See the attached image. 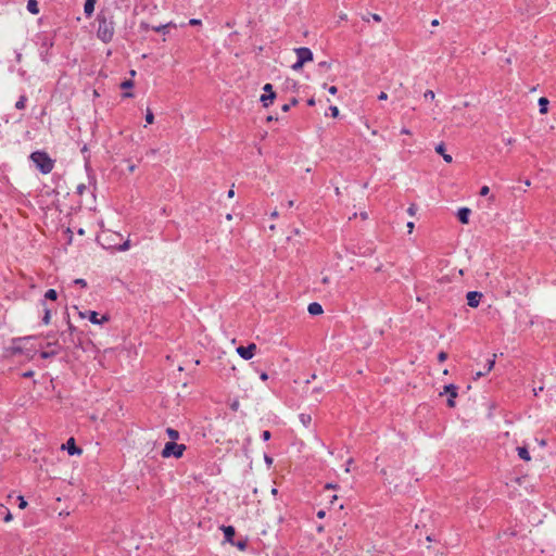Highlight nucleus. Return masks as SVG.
<instances>
[{
	"mask_svg": "<svg viewBox=\"0 0 556 556\" xmlns=\"http://www.w3.org/2000/svg\"><path fill=\"white\" fill-rule=\"evenodd\" d=\"M30 159L42 174H49L53 169V161L46 152H33Z\"/></svg>",
	"mask_w": 556,
	"mask_h": 556,
	"instance_id": "obj_1",
	"label": "nucleus"
},
{
	"mask_svg": "<svg viewBox=\"0 0 556 556\" xmlns=\"http://www.w3.org/2000/svg\"><path fill=\"white\" fill-rule=\"evenodd\" d=\"M97 35L103 42H110L114 35V23L106 20L104 16L98 20Z\"/></svg>",
	"mask_w": 556,
	"mask_h": 556,
	"instance_id": "obj_2",
	"label": "nucleus"
},
{
	"mask_svg": "<svg viewBox=\"0 0 556 556\" xmlns=\"http://www.w3.org/2000/svg\"><path fill=\"white\" fill-rule=\"evenodd\" d=\"M186 448L187 447L185 444H178L176 442H167L161 454H162V457H164V458H169V457L180 458V457H182Z\"/></svg>",
	"mask_w": 556,
	"mask_h": 556,
	"instance_id": "obj_3",
	"label": "nucleus"
},
{
	"mask_svg": "<svg viewBox=\"0 0 556 556\" xmlns=\"http://www.w3.org/2000/svg\"><path fill=\"white\" fill-rule=\"evenodd\" d=\"M457 390L458 388L455 384H447L443 388V392H440L441 396L445 393L448 394L447 406L451 408L456 405L455 399L457 397Z\"/></svg>",
	"mask_w": 556,
	"mask_h": 556,
	"instance_id": "obj_4",
	"label": "nucleus"
},
{
	"mask_svg": "<svg viewBox=\"0 0 556 556\" xmlns=\"http://www.w3.org/2000/svg\"><path fill=\"white\" fill-rule=\"evenodd\" d=\"M257 351V345L255 343H250L248 346L240 345L237 348V353L243 359H251Z\"/></svg>",
	"mask_w": 556,
	"mask_h": 556,
	"instance_id": "obj_5",
	"label": "nucleus"
},
{
	"mask_svg": "<svg viewBox=\"0 0 556 556\" xmlns=\"http://www.w3.org/2000/svg\"><path fill=\"white\" fill-rule=\"evenodd\" d=\"M263 90L266 92L261 97V101L265 108L269 106L276 98V93L273 90V86L270 84H266L263 87Z\"/></svg>",
	"mask_w": 556,
	"mask_h": 556,
	"instance_id": "obj_6",
	"label": "nucleus"
},
{
	"mask_svg": "<svg viewBox=\"0 0 556 556\" xmlns=\"http://www.w3.org/2000/svg\"><path fill=\"white\" fill-rule=\"evenodd\" d=\"M79 316L81 318H88L90 323L94 325H100L109 320L108 316H102L101 319L98 318V313L94 311L79 312Z\"/></svg>",
	"mask_w": 556,
	"mask_h": 556,
	"instance_id": "obj_7",
	"label": "nucleus"
},
{
	"mask_svg": "<svg viewBox=\"0 0 556 556\" xmlns=\"http://www.w3.org/2000/svg\"><path fill=\"white\" fill-rule=\"evenodd\" d=\"M294 52L298 59L303 63L313 61V52L306 47L295 48Z\"/></svg>",
	"mask_w": 556,
	"mask_h": 556,
	"instance_id": "obj_8",
	"label": "nucleus"
},
{
	"mask_svg": "<svg viewBox=\"0 0 556 556\" xmlns=\"http://www.w3.org/2000/svg\"><path fill=\"white\" fill-rule=\"evenodd\" d=\"M48 349L49 350L42 351L40 353V356L45 359L58 355L61 351V346L56 341L53 343H48Z\"/></svg>",
	"mask_w": 556,
	"mask_h": 556,
	"instance_id": "obj_9",
	"label": "nucleus"
},
{
	"mask_svg": "<svg viewBox=\"0 0 556 556\" xmlns=\"http://www.w3.org/2000/svg\"><path fill=\"white\" fill-rule=\"evenodd\" d=\"M482 296V293L478 291L468 292L466 295L468 306L477 307L480 304Z\"/></svg>",
	"mask_w": 556,
	"mask_h": 556,
	"instance_id": "obj_10",
	"label": "nucleus"
},
{
	"mask_svg": "<svg viewBox=\"0 0 556 556\" xmlns=\"http://www.w3.org/2000/svg\"><path fill=\"white\" fill-rule=\"evenodd\" d=\"M63 448H67V452L70 455H75V454H81V448L77 447L76 446V443H75V439L74 438H70L66 442L65 445L62 446Z\"/></svg>",
	"mask_w": 556,
	"mask_h": 556,
	"instance_id": "obj_11",
	"label": "nucleus"
},
{
	"mask_svg": "<svg viewBox=\"0 0 556 556\" xmlns=\"http://www.w3.org/2000/svg\"><path fill=\"white\" fill-rule=\"evenodd\" d=\"M220 530L224 532L225 542L233 544V536L236 534L235 528L232 526H222Z\"/></svg>",
	"mask_w": 556,
	"mask_h": 556,
	"instance_id": "obj_12",
	"label": "nucleus"
},
{
	"mask_svg": "<svg viewBox=\"0 0 556 556\" xmlns=\"http://www.w3.org/2000/svg\"><path fill=\"white\" fill-rule=\"evenodd\" d=\"M469 215L470 210L467 207H462L458 210L457 217L462 224H468L469 223Z\"/></svg>",
	"mask_w": 556,
	"mask_h": 556,
	"instance_id": "obj_13",
	"label": "nucleus"
},
{
	"mask_svg": "<svg viewBox=\"0 0 556 556\" xmlns=\"http://www.w3.org/2000/svg\"><path fill=\"white\" fill-rule=\"evenodd\" d=\"M435 152L441 154L446 163H452L453 157L451 154L445 153V147L443 143H440L435 147Z\"/></svg>",
	"mask_w": 556,
	"mask_h": 556,
	"instance_id": "obj_14",
	"label": "nucleus"
},
{
	"mask_svg": "<svg viewBox=\"0 0 556 556\" xmlns=\"http://www.w3.org/2000/svg\"><path fill=\"white\" fill-rule=\"evenodd\" d=\"M97 0H85L84 12L87 16H91L94 12V5Z\"/></svg>",
	"mask_w": 556,
	"mask_h": 556,
	"instance_id": "obj_15",
	"label": "nucleus"
},
{
	"mask_svg": "<svg viewBox=\"0 0 556 556\" xmlns=\"http://www.w3.org/2000/svg\"><path fill=\"white\" fill-rule=\"evenodd\" d=\"M307 311L311 315H320L323 313V307L319 303L313 302L308 305Z\"/></svg>",
	"mask_w": 556,
	"mask_h": 556,
	"instance_id": "obj_16",
	"label": "nucleus"
},
{
	"mask_svg": "<svg viewBox=\"0 0 556 556\" xmlns=\"http://www.w3.org/2000/svg\"><path fill=\"white\" fill-rule=\"evenodd\" d=\"M517 453H518V456L525 460V462H530L531 460V456H530V453L528 451V448L526 446H519L517 447Z\"/></svg>",
	"mask_w": 556,
	"mask_h": 556,
	"instance_id": "obj_17",
	"label": "nucleus"
},
{
	"mask_svg": "<svg viewBox=\"0 0 556 556\" xmlns=\"http://www.w3.org/2000/svg\"><path fill=\"white\" fill-rule=\"evenodd\" d=\"M169 27H176V24H174L173 22H169L167 24H164V25H160V26H153L152 29L156 33H163V34H166L167 33V29Z\"/></svg>",
	"mask_w": 556,
	"mask_h": 556,
	"instance_id": "obj_18",
	"label": "nucleus"
},
{
	"mask_svg": "<svg viewBox=\"0 0 556 556\" xmlns=\"http://www.w3.org/2000/svg\"><path fill=\"white\" fill-rule=\"evenodd\" d=\"M27 10L33 14H38L39 8L36 0H28L27 2Z\"/></svg>",
	"mask_w": 556,
	"mask_h": 556,
	"instance_id": "obj_19",
	"label": "nucleus"
},
{
	"mask_svg": "<svg viewBox=\"0 0 556 556\" xmlns=\"http://www.w3.org/2000/svg\"><path fill=\"white\" fill-rule=\"evenodd\" d=\"M539 105H540V113L546 114L547 113V106H548V100L544 97H541L539 99Z\"/></svg>",
	"mask_w": 556,
	"mask_h": 556,
	"instance_id": "obj_20",
	"label": "nucleus"
},
{
	"mask_svg": "<svg viewBox=\"0 0 556 556\" xmlns=\"http://www.w3.org/2000/svg\"><path fill=\"white\" fill-rule=\"evenodd\" d=\"M299 419L304 427H308L312 422V416L308 414H301Z\"/></svg>",
	"mask_w": 556,
	"mask_h": 556,
	"instance_id": "obj_21",
	"label": "nucleus"
},
{
	"mask_svg": "<svg viewBox=\"0 0 556 556\" xmlns=\"http://www.w3.org/2000/svg\"><path fill=\"white\" fill-rule=\"evenodd\" d=\"M166 433L168 438L172 440L170 442H175L176 440L179 439V432L173 428H167Z\"/></svg>",
	"mask_w": 556,
	"mask_h": 556,
	"instance_id": "obj_22",
	"label": "nucleus"
},
{
	"mask_svg": "<svg viewBox=\"0 0 556 556\" xmlns=\"http://www.w3.org/2000/svg\"><path fill=\"white\" fill-rule=\"evenodd\" d=\"M43 306H46V304L43 303ZM51 321V309H49L48 307H45V314H43V317H42V323L47 326L49 325Z\"/></svg>",
	"mask_w": 556,
	"mask_h": 556,
	"instance_id": "obj_23",
	"label": "nucleus"
},
{
	"mask_svg": "<svg viewBox=\"0 0 556 556\" xmlns=\"http://www.w3.org/2000/svg\"><path fill=\"white\" fill-rule=\"evenodd\" d=\"M45 298L48 299V300L54 301L58 298V293H56V291L54 289H49L45 293Z\"/></svg>",
	"mask_w": 556,
	"mask_h": 556,
	"instance_id": "obj_24",
	"label": "nucleus"
},
{
	"mask_svg": "<svg viewBox=\"0 0 556 556\" xmlns=\"http://www.w3.org/2000/svg\"><path fill=\"white\" fill-rule=\"evenodd\" d=\"M26 97L25 96H21L20 99L17 100V102L15 103V108L17 110H23L26 105Z\"/></svg>",
	"mask_w": 556,
	"mask_h": 556,
	"instance_id": "obj_25",
	"label": "nucleus"
},
{
	"mask_svg": "<svg viewBox=\"0 0 556 556\" xmlns=\"http://www.w3.org/2000/svg\"><path fill=\"white\" fill-rule=\"evenodd\" d=\"M146 122H147V124H153V122H154V114L152 113V111L150 109L147 110Z\"/></svg>",
	"mask_w": 556,
	"mask_h": 556,
	"instance_id": "obj_26",
	"label": "nucleus"
},
{
	"mask_svg": "<svg viewBox=\"0 0 556 556\" xmlns=\"http://www.w3.org/2000/svg\"><path fill=\"white\" fill-rule=\"evenodd\" d=\"M134 87V81L131 79H127L121 84V88L129 89Z\"/></svg>",
	"mask_w": 556,
	"mask_h": 556,
	"instance_id": "obj_27",
	"label": "nucleus"
},
{
	"mask_svg": "<svg viewBox=\"0 0 556 556\" xmlns=\"http://www.w3.org/2000/svg\"><path fill=\"white\" fill-rule=\"evenodd\" d=\"M298 103L296 99H292L291 103L283 104L281 110L283 112H288L291 105H295Z\"/></svg>",
	"mask_w": 556,
	"mask_h": 556,
	"instance_id": "obj_28",
	"label": "nucleus"
},
{
	"mask_svg": "<svg viewBox=\"0 0 556 556\" xmlns=\"http://www.w3.org/2000/svg\"><path fill=\"white\" fill-rule=\"evenodd\" d=\"M305 63L301 62L299 59L298 61L291 66L293 71H300Z\"/></svg>",
	"mask_w": 556,
	"mask_h": 556,
	"instance_id": "obj_29",
	"label": "nucleus"
},
{
	"mask_svg": "<svg viewBox=\"0 0 556 556\" xmlns=\"http://www.w3.org/2000/svg\"><path fill=\"white\" fill-rule=\"evenodd\" d=\"M417 212V206L415 204H410L407 208V213L409 216H414Z\"/></svg>",
	"mask_w": 556,
	"mask_h": 556,
	"instance_id": "obj_30",
	"label": "nucleus"
},
{
	"mask_svg": "<svg viewBox=\"0 0 556 556\" xmlns=\"http://www.w3.org/2000/svg\"><path fill=\"white\" fill-rule=\"evenodd\" d=\"M435 97L434 92L432 90H427L425 93H424V98L425 99H429V100H433Z\"/></svg>",
	"mask_w": 556,
	"mask_h": 556,
	"instance_id": "obj_31",
	"label": "nucleus"
},
{
	"mask_svg": "<svg viewBox=\"0 0 556 556\" xmlns=\"http://www.w3.org/2000/svg\"><path fill=\"white\" fill-rule=\"evenodd\" d=\"M18 501H20V503H18V507H20L21 509L26 508V506H27V502L24 500V497H23V496H18Z\"/></svg>",
	"mask_w": 556,
	"mask_h": 556,
	"instance_id": "obj_32",
	"label": "nucleus"
},
{
	"mask_svg": "<svg viewBox=\"0 0 556 556\" xmlns=\"http://www.w3.org/2000/svg\"><path fill=\"white\" fill-rule=\"evenodd\" d=\"M495 357L496 355H493V358L489 361L486 371H491L495 364Z\"/></svg>",
	"mask_w": 556,
	"mask_h": 556,
	"instance_id": "obj_33",
	"label": "nucleus"
},
{
	"mask_svg": "<svg viewBox=\"0 0 556 556\" xmlns=\"http://www.w3.org/2000/svg\"><path fill=\"white\" fill-rule=\"evenodd\" d=\"M446 358H447V353H445V352H443V351H442V352H440V353L438 354V359H439V362H441V363H442V362L446 361Z\"/></svg>",
	"mask_w": 556,
	"mask_h": 556,
	"instance_id": "obj_34",
	"label": "nucleus"
},
{
	"mask_svg": "<svg viewBox=\"0 0 556 556\" xmlns=\"http://www.w3.org/2000/svg\"><path fill=\"white\" fill-rule=\"evenodd\" d=\"M130 247V243H129V240L125 241L121 247H119V250L121 251H127Z\"/></svg>",
	"mask_w": 556,
	"mask_h": 556,
	"instance_id": "obj_35",
	"label": "nucleus"
},
{
	"mask_svg": "<svg viewBox=\"0 0 556 556\" xmlns=\"http://www.w3.org/2000/svg\"><path fill=\"white\" fill-rule=\"evenodd\" d=\"M189 25H191V26H198V25H201V20H199V18H191V20L189 21Z\"/></svg>",
	"mask_w": 556,
	"mask_h": 556,
	"instance_id": "obj_36",
	"label": "nucleus"
},
{
	"mask_svg": "<svg viewBox=\"0 0 556 556\" xmlns=\"http://www.w3.org/2000/svg\"><path fill=\"white\" fill-rule=\"evenodd\" d=\"M490 192V188L488 186H483L480 190V195H486Z\"/></svg>",
	"mask_w": 556,
	"mask_h": 556,
	"instance_id": "obj_37",
	"label": "nucleus"
},
{
	"mask_svg": "<svg viewBox=\"0 0 556 556\" xmlns=\"http://www.w3.org/2000/svg\"><path fill=\"white\" fill-rule=\"evenodd\" d=\"M331 115L337 117L339 115V109L337 106H330Z\"/></svg>",
	"mask_w": 556,
	"mask_h": 556,
	"instance_id": "obj_38",
	"label": "nucleus"
},
{
	"mask_svg": "<svg viewBox=\"0 0 556 556\" xmlns=\"http://www.w3.org/2000/svg\"><path fill=\"white\" fill-rule=\"evenodd\" d=\"M262 438L264 441H267L270 439V432L268 430L263 431Z\"/></svg>",
	"mask_w": 556,
	"mask_h": 556,
	"instance_id": "obj_39",
	"label": "nucleus"
},
{
	"mask_svg": "<svg viewBox=\"0 0 556 556\" xmlns=\"http://www.w3.org/2000/svg\"><path fill=\"white\" fill-rule=\"evenodd\" d=\"M406 227H407L408 233H412L415 228V224L413 222H408L406 224Z\"/></svg>",
	"mask_w": 556,
	"mask_h": 556,
	"instance_id": "obj_40",
	"label": "nucleus"
},
{
	"mask_svg": "<svg viewBox=\"0 0 556 556\" xmlns=\"http://www.w3.org/2000/svg\"><path fill=\"white\" fill-rule=\"evenodd\" d=\"M239 549L243 551L245 548V542L233 543Z\"/></svg>",
	"mask_w": 556,
	"mask_h": 556,
	"instance_id": "obj_41",
	"label": "nucleus"
},
{
	"mask_svg": "<svg viewBox=\"0 0 556 556\" xmlns=\"http://www.w3.org/2000/svg\"><path fill=\"white\" fill-rule=\"evenodd\" d=\"M371 18H372L375 22H377V23H380V22H381V20H382V18H381V16H380L379 14H376V13L371 14Z\"/></svg>",
	"mask_w": 556,
	"mask_h": 556,
	"instance_id": "obj_42",
	"label": "nucleus"
},
{
	"mask_svg": "<svg viewBox=\"0 0 556 556\" xmlns=\"http://www.w3.org/2000/svg\"><path fill=\"white\" fill-rule=\"evenodd\" d=\"M85 190H86V186L85 185H78L77 186V192L79 194H83Z\"/></svg>",
	"mask_w": 556,
	"mask_h": 556,
	"instance_id": "obj_43",
	"label": "nucleus"
},
{
	"mask_svg": "<svg viewBox=\"0 0 556 556\" xmlns=\"http://www.w3.org/2000/svg\"><path fill=\"white\" fill-rule=\"evenodd\" d=\"M75 283L80 285L81 287H86L87 286V282L84 279H80V278L76 279Z\"/></svg>",
	"mask_w": 556,
	"mask_h": 556,
	"instance_id": "obj_44",
	"label": "nucleus"
},
{
	"mask_svg": "<svg viewBox=\"0 0 556 556\" xmlns=\"http://www.w3.org/2000/svg\"><path fill=\"white\" fill-rule=\"evenodd\" d=\"M378 99H379V100H387V99H388V94H387L384 91H382V92H380V94L378 96Z\"/></svg>",
	"mask_w": 556,
	"mask_h": 556,
	"instance_id": "obj_45",
	"label": "nucleus"
},
{
	"mask_svg": "<svg viewBox=\"0 0 556 556\" xmlns=\"http://www.w3.org/2000/svg\"><path fill=\"white\" fill-rule=\"evenodd\" d=\"M328 91L331 93V94H336L338 92V89L336 86H331L329 87Z\"/></svg>",
	"mask_w": 556,
	"mask_h": 556,
	"instance_id": "obj_46",
	"label": "nucleus"
},
{
	"mask_svg": "<svg viewBox=\"0 0 556 556\" xmlns=\"http://www.w3.org/2000/svg\"><path fill=\"white\" fill-rule=\"evenodd\" d=\"M504 141H505L506 144H513L515 142V139L509 137L507 139H504Z\"/></svg>",
	"mask_w": 556,
	"mask_h": 556,
	"instance_id": "obj_47",
	"label": "nucleus"
},
{
	"mask_svg": "<svg viewBox=\"0 0 556 556\" xmlns=\"http://www.w3.org/2000/svg\"><path fill=\"white\" fill-rule=\"evenodd\" d=\"M11 520H12V514H11V513H8V514L5 515V517H4V521H5V522H9V521H11Z\"/></svg>",
	"mask_w": 556,
	"mask_h": 556,
	"instance_id": "obj_48",
	"label": "nucleus"
},
{
	"mask_svg": "<svg viewBox=\"0 0 556 556\" xmlns=\"http://www.w3.org/2000/svg\"><path fill=\"white\" fill-rule=\"evenodd\" d=\"M260 378L263 380V381H266L268 379V375L266 372H262Z\"/></svg>",
	"mask_w": 556,
	"mask_h": 556,
	"instance_id": "obj_49",
	"label": "nucleus"
},
{
	"mask_svg": "<svg viewBox=\"0 0 556 556\" xmlns=\"http://www.w3.org/2000/svg\"><path fill=\"white\" fill-rule=\"evenodd\" d=\"M325 515H326L325 510H319V511L317 513V517H318V518H324V517H325Z\"/></svg>",
	"mask_w": 556,
	"mask_h": 556,
	"instance_id": "obj_50",
	"label": "nucleus"
},
{
	"mask_svg": "<svg viewBox=\"0 0 556 556\" xmlns=\"http://www.w3.org/2000/svg\"><path fill=\"white\" fill-rule=\"evenodd\" d=\"M235 197V190L231 188L229 191H228V198H233Z\"/></svg>",
	"mask_w": 556,
	"mask_h": 556,
	"instance_id": "obj_51",
	"label": "nucleus"
},
{
	"mask_svg": "<svg viewBox=\"0 0 556 556\" xmlns=\"http://www.w3.org/2000/svg\"><path fill=\"white\" fill-rule=\"evenodd\" d=\"M401 132H402V134H404V135H410V130H409V129H407V128H403V129L401 130Z\"/></svg>",
	"mask_w": 556,
	"mask_h": 556,
	"instance_id": "obj_52",
	"label": "nucleus"
},
{
	"mask_svg": "<svg viewBox=\"0 0 556 556\" xmlns=\"http://www.w3.org/2000/svg\"><path fill=\"white\" fill-rule=\"evenodd\" d=\"M361 217L365 220L368 218V214L366 212L361 213Z\"/></svg>",
	"mask_w": 556,
	"mask_h": 556,
	"instance_id": "obj_53",
	"label": "nucleus"
},
{
	"mask_svg": "<svg viewBox=\"0 0 556 556\" xmlns=\"http://www.w3.org/2000/svg\"><path fill=\"white\" fill-rule=\"evenodd\" d=\"M307 104H308V105H311V106L315 105V100H314L313 98H312V99H309V100L307 101Z\"/></svg>",
	"mask_w": 556,
	"mask_h": 556,
	"instance_id": "obj_54",
	"label": "nucleus"
},
{
	"mask_svg": "<svg viewBox=\"0 0 556 556\" xmlns=\"http://www.w3.org/2000/svg\"><path fill=\"white\" fill-rule=\"evenodd\" d=\"M123 97H124V98H131V97H134V93H131V92H126V93H124V96H123Z\"/></svg>",
	"mask_w": 556,
	"mask_h": 556,
	"instance_id": "obj_55",
	"label": "nucleus"
},
{
	"mask_svg": "<svg viewBox=\"0 0 556 556\" xmlns=\"http://www.w3.org/2000/svg\"><path fill=\"white\" fill-rule=\"evenodd\" d=\"M539 444L541 446H545L546 445V441L544 439H542V440L539 441Z\"/></svg>",
	"mask_w": 556,
	"mask_h": 556,
	"instance_id": "obj_56",
	"label": "nucleus"
},
{
	"mask_svg": "<svg viewBox=\"0 0 556 556\" xmlns=\"http://www.w3.org/2000/svg\"><path fill=\"white\" fill-rule=\"evenodd\" d=\"M293 206H294V201L293 200L288 201V207H293Z\"/></svg>",
	"mask_w": 556,
	"mask_h": 556,
	"instance_id": "obj_57",
	"label": "nucleus"
},
{
	"mask_svg": "<svg viewBox=\"0 0 556 556\" xmlns=\"http://www.w3.org/2000/svg\"><path fill=\"white\" fill-rule=\"evenodd\" d=\"M431 25H432V26H438V25H439V21H438V20H433V21L431 22Z\"/></svg>",
	"mask_w": 556,
	"mask_h": 556,
	"instance_id": "obj_58",
	"label": "nucleus"
},
{
	"mask_svg": "<svg viewBox=\"0 0 556 556\" xmlns=\"http://www.w3.org/2000/svg\"><path fill=\"white\" fill-rule=\"evenodd\" d=\"M128 169H129V172H130V173H132V172H135L136 166H135V165H130V166L128 167Z\"/></svg>",
	"mask_w": 556,
	"mask_h": 556,
	"instance_id": "obj_59",
	"label": "nucleus"
},
{
	"mask_svg": "<svg viewBox=\"0 0 556 556\" xmlns=\"http://www.w3.org/2000/svg\"><path fill=\"white\" fill-rule=\"evenodd\" d=\"M271 217H273V218H277V217H278V212H277V211H274V212L271 213Z\"/></svg>",
	"mask_w": 556,
	"mask_h": 556,
	"instance_id": "obj_60",
	"label": "nucleus"
},
{
	"mask_svg": "<svg viewBox=\"0 0 556 556\" xmlns=\"http://www.w3.org/2000/svg\"><path fill=\"white\" fill-rule=\"evenodd\" d=\"M326 489H336V485H333V484H327V485H326Z\"/></svg>",
	"mask_w": 556,
	"mask_h": 556,
	"instance_id": "obj_61",
	"label": "nucleus"
},
{
	"mask_svg": "<svg viewBox=\"0 0 556 556\" xmlns=\"http://www.w3.org/2000/svg\"><path fill=\"white\" fill-rule=\"evenodd\" d=\"M323 282H324V283H328V282H329V278H328V277H325V278L323 279Z\"/></svg>",
	"mask_w": 556,
	"mask_h": 556,
	"instance_id": "obj_62",
	"label": "nucleus"
},
{
	"mask_svg": "<svg viewBox=\"0 0 556 556\" xmlns=\"http://www.w3.org/2000/svg\"><path fill=\"white\" fill-rule=\"evenodd\" d=\"M68 328H70L71 331L74 330V327L72 326V324L70 321H68Z\"/></svg>",
	"mask_w": 556,
	"mask_h": 556,
	"instance_id": "obj_63",
	"label": "nucleus"
},
{
	"mask_svg": "<svg viewBox=\"0 0 556 556\" xmlns=\"http://www.w3.org/2000/svg\"><path fill=\"white\" fill-rule=\"evenodd\" d=\"M130 75H131V76H135V75H136V71L131 70V71H130Z\"/></svg>",
	"mask_w": 556,
	"mask_h": 556,
	"instance_id": "obj_64",
	"label": "nucleus"
}]
</instances>
